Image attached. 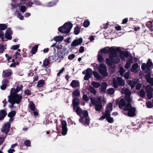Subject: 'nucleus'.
<instances>
[{"label":"nucleus","instance_id":"f257e3e1","mask_svg":"<svg viewBox=\"0 0 153 153\" xmlns=\"http://www.w3.org/2000/svg\"><path fill=\"white\" fill-rule=\"evenodd\" d=\"M122 94H125V99H121L119 102V105L120 108L123 109V114L127 115L130 117H133L135 115V108L132 107L130 102H131V99L130 96L131 92L128 89L124 88L121 89Z\"/></svg>","mask_w":153,"mask_h":153},{"label":"nucleus","instance_id":"f03ea898","mask_svg":"<svg viewBox=\"0 0 153 153\" xmlns=\"http://www.w3.org/2000/svg\"><path fill=\"white\" fill-rule=\"evenodd\" d=\"M73 102L74 111L81 117L79 122L81 123H84V124L86 126L88 125L90 123V120L87 111H82L79 107V100L78 99L74 98Z\"/></svg>","mask_w":153,"mask_h":153},{"label":"nucleus","instance_id":"7ed1b4c3","mask_svg":"<svg viewBox=\"0 0 153 153\" xmlns=\"http://www.w3.org/2000/svg\"><path fill=\"white\" fill-rule=\"evenodd\" d=\"M120 51V49L118 48H114V47L109 48V51L110 52L109 57L113 63L117 64L119 63L121 57L120 53V56H118L116 52H118Z\"/></svg>","mask_w":153,"mask_h":153},{"label":"nucleus","instance_id":"20e7f679","mask_svg":"<svg viewBox=\"0 0 153 153\" xmlns=\"http://www.w3.org/2000/svg\"><path fill=\"white\" fill-rule=\"evenodd\" d=\"M120 53L122 60L125 61L126 58H127L128 60L126 62L124 67L126 69H128L130 66L131 64L133 63V59L131 56H128V53L123 51H121Z\"/></svg>","mask_w":153,"mask_h":153},{"label":"nucleus","instance_id":"39448f33","mask_svg":"<svg viewBox=\"0 0 153 153\" xmlns=\"http://www.w3.org/2000/svg\"><path fill=\"white\" fill-rule=\"evenodd\" d=\"M102 101L105 103L106 102L105 99L101 98L100 97L95 99H91V103L95 106L97 111H99L102 108Z\"/></svg>","mask_w":153,"mask_h":153},{"label":"nucleus","instance_id":"423d86ee","mask_svg":"<svg viewBox=\"0 0 153 153\" xmlns=\"http://www.w3.org/2000/svg\"><path fill=\"white\" fill-rule=\"evenodd\" d=\"M91 65L94 67L95 69H98L99 73L102 75L104 76H108L107 72L106 66L103 64H100V66L95 63H93Z\"/></svg>","mask_w":153,"mask_h":153},{"label":"nucleus","instance_id":"0eeeda50","mask_svg":"<svg viewBox=\"0 0 153 153\" xmlns=\"http://www.w3.org/2000/svg\"><path fill=\"white\" fill-rule=\"evenodd\" d=\"M22 93L18 94L17 93L10 92V95L8 96V98L17 104H19L22 100Z\"/></svg>","mask_w":153,"mask_h":153},{"label":"nucleus","instance_id":"6e6552de","mask_svg":"<svg viewBox=\"0 0 153 153\" xmlns=\"http://www.w3.org/2000/svg\"><path fill=\"white\" fill-rule=\"evenodd\" d=\"M153 68V65L152 62L151 61V59H149L147 61V64L143 63L142 64L141 68L143 71H144L146 69L147 70L146 72L147 71H149Z\"/></svg>","mask_w":153,"mask_h":153},{"label":"nucleus","instance_id":"1a4fd4ad","mask_svg":"<svg viewBox=\"0 0 153 153\" xmlns=\"http://www.w3.org/2000/svg\"><path fill=\"white\" fill-rule=\"evenodd\" d=\"M113 86L115 88H117L118 85H124L125 84L124 81L120 77H117V79L114 78L113 79Z\"/></svg>","mask_w":153,"mask_h":153},{"label":"nucleus","instance_id":"9d476101","mask_svg":"<svg viewBox=\"0 0 153 153\" xmlns=\"http://www.w3.org/2000/svg\"><path fill=\"white\" fill-rule=\"evenodd\" d=\"M63 56L62 55V53H59L56 56V55L50 56L48 58L51 61L53 62V61H56L60 59L63 58Z\"/></svg>","mask_w":153,"mask_h":153},{"label":"nucleus","instance_id":"9b49d317","mask_svg":"<svg viewBox=\"0 0 153 153\" xmlns=\"http://www.w3.org/2000/svg\"><path fill=\"white\" fill-rule=\"evenodd\" d=\"M61 123L62 128L61 133L62 135L65 136L67 134V123L66 121L63 120H61Z\"/></svg>","mask_w":153,"mask_h":153},{"label":"nucleus","instance_id":"f8f14e48","mask_svg":"<svg viewBox=\"0 0 153 153\" xmlns=\"http://www.w3.org/2000/svg\"><path fill=\"white\" fill-rule=\"evenodd\" d=\"M92 73V70L90 68H88L85 71H83L82 73V74H85L84 77V79L86 80H88L91 77Z\"/></svg>","mask_w":153,"mask_h":153},{"label":"nucleus","instance_id":"ddd939ff","mask_svg":"<svg viewBox=\"0 0 153 153\" xmlns=\"http://www.w3.org/2000/svg\"><path fill=\"white\" fill-rule=\"evenodd\" d=\"M11 124L10 122H7L3 126L1 129V131L3 132H5V134H7L10 131V128Z\"/></svg>","mask_w":153,"mask_h":153},{"label":"nucleus","instance_id":"4468645a","mask_svg":"<svg viewBox=\"0 0 153 153\" xmlns=\"http://www.w3.org/2000/svg\"><path fill=\"white\" fill-rule=\"evenodd\" d=\"M82 39L79 38L74 40L71 44L72 47H75L80 45L82 42Z\"/></svg>","mask_w":153,"mask_h":153},{"label":"nucleus","instance_id":"2eb2a0df","mask_svg":"<svg viewBox=\"0 0 153 153\" xmlns=\"http://www.w3.org/2000/svg\"><path fill=\"white\" fill-rule=\"evenodd\" d=\"M12 34V32L11 28H8L6 30V32L5 34V37L7 39L10 40L12 38L11 35Z\"/></svg>","mask_w":153,"mask_h":153},{"label":"nucleus","instance_id":"dca6fc26","mask_svg":"<svg viewBox=\"0 0 153 153\" xmlns=\"http://www.w3.org/2000/svg\"><path fill=\"white\" fill-rule=\"evenodd\" d=\"M58 30L61 33L67 34V22H66L63 26L59 27Z\"/></svg>","mask_w":153,"mask_h":153},{"label":"nucleus","instance_id":"f3484780","mask_svg":"<svg viewBox=\"0 0 153 153\" xmlns=\"http://www.w3.org/2000/svg\"><path fill=\"white\" fill-rule=\"evenodd\" d=\"M23 87V86L21 84L19 86L18 85L16 87V89L14 88H12L11 89L10 92L18 94L20 91H22Z\"/></svg>","mask_w":153,"mask_h":153},{"label":"nucleus","instance_id":"a211bd4d","mask_svg":"<svg viewBox=\"0 0 153 153\" xmlns=\"http://www.w3.org/2000/svg\"><path fill=\"white\" fill-rule=\"evenodd\" d=\"M112 109V104L111 103L108 104L106 108V114L108 116L110 115V112Z\"/></svg>","mask_w":153,"mask_h":153},{"label":"nucleus","instance_id":"6ab92c4d","mask_svg":"<svg viewBox=\"0 0 153 153\" xmlns=\"http://www.w3.org/2000/svg\"><path fill=\"white\" fill-rule=\"evenodd\" d=\"M145 77L147 82L149 83L151 85H153V78H151L149 74H147L145 76Z\"/></svg>","mask_w":153,"mask_h":153},{"label":"nucleus","instance_id":"aec40b11","mask_svg":"<svg viewBox=\"0 0 153 153\" xmlns=\"http://www.w3.org/2000/svg\"><path fill=\"white\" fill-rule=\"evenodd\" d=\"M138 70V64L137 63L134 64L132 66V68L131 69V72L134 73H136Z\"/></svg>","mask_w":153,"mask_h":153},{"label":"nucleus","instance_id":"412c9836","mask_svg":"<svg viewBox=\"0 0 153 153\" xmlns=\"http://www.w3.org/2000/svg\"><path fill=\"white\" fill-rule=\"evenodd\" d=\"M15 4H12V8H16L18 7H20V6L22 4H24V3H22L21 2H20L19 1H16V2H14Z\"/></svg>","mask_w":153,"mask_h":153},{"label":"nucleus","instance_id":"4be33fe9","mask_svg":"<svg viewBox=\"0 0 153 153\" xmlns=\"http://www.w3.org/2000/svg\"><path fill=\"white\" fill-rule=\"evenodd\" d=\"M7 115L6 111L4 110H1L0 111V120L4 119Z\"/></svg>","mask_w":153,"mask_h":153},{"label":"nucleus","instance_id":"5701e85b","mask_svg":"<svg viewBox=\"0 0 153 153\" xmlns=\"http://www.w3.org/2000/svg\"><path fill=\"white\" fill-rule=\"evenodd\" d=\"M79 82L76 80H73L71 82V85L73 88L79 86Z\"/></svg>","mask_w":153,"mask_h":153},{"label":"nucleus","instance_id":"b1692460","mask_svg":"<svg viewBox=\"0 0 153 153\" xmlns=\"http://www.w3.org/2000/svg\"><path fill=\"white\" fill-rule=\"evenodd\" d=\"M73 26V24L70 22H68V35L69 34Z\"/></svg>","mask_w":153,"mask_h":153},{"label":"nucleus","instance_id":"393cba45","mask_svg":"<svg viewBox=\"0 0 153 153\" xmlns=\"http://www.w3.org/2000/svg\"><path fill=\"white\" fill-rule=\"evenodd\" d=\"M38 46L37 45H36L33 46L31 50V53L33 54H35L38 50Z\"/></svg>","mask_w":153,"mask_h":153},{"label":"nucleus","instance_id":"a878e982","mask_svg":"<svg viewBox=\"0 0 153 153\" xmlns=\"http://www.w3.org/2000/svg\"><path fill=\"white\" fill-rule=\"evenodd\" d=\"M58 0H55L53 1L49 2L48 4V6L52 7L56 5L58 2Z\"/></svg>","mask_w":153,"mask_h":153},{"label":"nucleus","instance_id":"bb28decb","mask_svg":"<svg viewBox=\"0 0 153 153\" xmlns=\"http://www.w3.org/2000/svg\"><path fill=\"white\" fill-rule=\"evenodd\" d=\"M64 38L61 36H58L54 37L53 39L56 42H61L63 40Z\"/></svg>","mask_w":153,"mask_h":153},{"label":"nucleus","instance_id":"cd10ccee","mask_svg":"<svg viewBox=\"0 0 153 153\" xmlns=\"http://www.w3.org/2000/svg\"><path fill=\"white\" fill-rule=\"evenodd\" d=\"M45 82L44 80L42 79L38 81L37 86L38 88L42 87L45 84Z\"/></svg>","mask_w":153,"mask_h":153},{"label":"nucleus","instance_id":"c85d7f7f","mask_svg":"<svg viewBox=\"0 0 153 153\" xmlns=\"http://www.w3.org/2000/svg\"><path fill=\"white\" fill-rule=\"evenodd\" d=\"M94 75L95 78H96L97 80H100L102 79V78L100 75L97 71H94L93 73Z\"/></svg>","mask_w":153,"mask_h":153},{"label":"nucleus","instance_id":"c756f323","mask_svg":"<svg viewBox=\"0 0 153 153\" xmlns=\"http://www.w3.org/2000/svg\"><path fill=\"white\" fill-rule=\"evenodd\" d=\"M109 48H108V47H105L104 48H103L100 50V51L102 53H103L105 54L107 53H109L110 54V52L109 51Z\"/></svg>","mask_w":153,"mask_h":153},{"label":"nucleus","instance_id":"7c9ffc66","mask_svg":"<svg viewBox=\"0 0 153 153\" xmlns=\"http://www.w3.org/2000/svg\"><path fill=\"white\" fill-rule=\"evenodd\" d=\"M137 81L136 80H131L129 82V84L130 85L131 88H133L136 84Z\"/></svg>","mask_w":153,"mask_h":153},{"label":"nucleus","instance_id":"2f4dec72","mask_svg":"<svg viewBox=\"0 0 153 153\" xmlns=\"http://www.w3.org/2000/svg\"><path fill=\"white\" fill-rule=\"evenodd\" d=\"M107 86V84L105 82H103L101 85V88L102 91H105Z\"/></svg>","mask_w":153,"mask_h":153},{"label":"nucleus","instance_id":"473e14b6","mask_svg":"<svg viewBox=\"0 0 153 153\" xmlns=\"http://www.w3.org/2000/svg\"><path fill=\"white\" fill-rule=\"evenodd\" d=\"M80 92L78 90H76L73 91L72 95L73 97H78L79 96Z\"/></svg>","mask_w":153,"mask_h":153},{"label":"nucleus","instance_id":"72a5a7b5","mask_svg":"<svg viewBox=\"0 0 153 153\" xmlns=\"http://www.w3.org/2000/svg\"><path fill=\"white\" fill-rule=\"evenodd\" d=\"M30 109L32 111H34L36 109V107L34 104L33 102H30Z\"/></svg>","mask_w":153,"mask_h":153},{"label":"nucleus","instance_id":"f704fd0d","mask_svg":"<svg viewBox=\"0 0 153 153\" xmlns=\"http://www.w3.org/2000/svg\"><path fill=\"white\" fill-rule=\"evenodd\" d=\"M16 114V112L13 111L10 112L8 114L7 116L10 118L13 117Z\"/></svg>","mask_w":153,"mask_h":153},{"label":"nucleus","instance_id":"c9c22d12","mask_svg":"<svg viewBox=\"0 0 153 153\" xmlns=\"http://www.w3.org/2000/svg\"><path fill=\"white\" fill-rule=\"evenodd\" d=\"M50 61H51L49 60V59H47V58L45 59L43 61V65L44 66H47L49 64Z\"/></svg>","mask_w":153,"mask_h":153},{"label":"nucleus","instance_id":"e433bc0d","mask_svg":"<svg viewBox=\"0 0 153 153\" xmlns=\"http://www.w3.org/2000/svg\"><path fill=\"white\" fill-rule=\"evenodd\" d=\"M91 85L95 88H98L100 85V84L98 82L93 81L92 82Z\"/></svg>","mask_w":153,"mask_h":153},{"label":"nucleus","instance_id":"4c0bfd02","mask_svg":"<svg viewBox=\"0 0 153 153\" xmlns=\"http://www.w3.org/2000/svg\"><path fill=\"white\" fill-rule=\"evenodd\" d=\"M7 27V25L5 24H0V30H5Z\"/></svg>","mask_w":153,"mask_h":153},{"label":"nucleus","instance_id":"58836bf2","mask_svg":"<svg viewBox=\"0 0 153 153\" xmlns=\"http://www.w3.org/2000/svg\"><path fill=\"white\" fill-rule=\"evenodd\" d=\"M89 89L90 92L94 94H96V91L93 87L91 86H89Z\"/></svg>","mask_w":153,"mask_h":153},{"label":"nucleus","instance_id":"ea45409f","mask_svg":"<svg viewBox=\"0 0 153 153\" xmlns=\"http://www.w3.org/2000/svg\"><path fill=\"white\" fill-rule=\"evenodd\" d=\"M8 101L11 104L9 106V107L10 108H12L14 107V105L16 103L14 102L11 100L9 99H8Z\"/></svg>","mask_w":153,"mask_h":153},{"label":"nucleus","instance_id":"a19ab883","mask_svg":"<svg viewBox=\"0 0 153 153\" xmlns=\"http://www.w3.org/2000/svg\"><path fill=\"white\" fill-rule=\"evenodd\" d=\"M24 4L25 3L26 7H31L32 6V5L33 4H34V3L30 1H28L27 2L26 1L24 2Z\"/></svg>","mask_w":153,"mask_h":153},{"label":"nucleus","instance_id":"79ce46f5","mask_svg":"<svg viewBox=\"0 0 153 153\" xmlns=\"http://www.w3.org/2000/svg\"><path fill=\"white\" fill-rule=\"evenodd\" d=\"M80 32V28L78 26H76L74 28V33L76 35L78 34Z\"/></svg>","mask_w":153,"mask_h":153},{"label":"nucleus","instance_id":"37998d69","mask_svg":"<svg viewBox=\"0 0 153 153\" xmlns=\"http://www.w3.org/2000/svg\"><path fill=\"white\" fill-rule=\"evenodd\" d=\"M5 49L6 48L3 44H0V53H3Z\"/></svg>","mask_w":153,"mask_h":153},{"label":"nucleus","instance_id":"c03bdc74","mask_svg":"<svg viewBox=\"0 0 153 153\" xmlns=\"http://www.w3.org/2000/svg\"><path fill=\"white\" fill-rule=\"evenodd\" d=\"M139 94L140 97H142L143 98L145 97L146 94L145 91L143 90H141L139 92Z\"/></svg>","mask_w":153,"mask_h":153},{"label":"nucleus","instance_id":"a18cd8bd","mask_svg":"<svg viewBox=\"0 0 153 153\" xmlns=\"http://www.w3.org/2000/svg\"><path fill=\"white\" fill-rule=\"evenodd\" d=\"M114 89L112 88L108 89L107 91V93L109 94H113L114 93Z\"/></svg>","mask_w":153,"mask_h":153},{"label":"nucleus","instance_id":"49530a36","mask_svg":"<svg viewBox=\"0 0 153 153\" xmlns=\"http://www.w3.org/2000/svg\"><path fill=\"white\" fill-rule=\"evenodd\" d=\"M110 115L107 117L106 119L108 123H112L114 122V120L113 118L110 117Z\"/></svg>","mask_w":153,"mask_h":153},{"label":"nucleus","instance_id":"de8ad7c7","mask_svg":"<svg viewBox=\"0 0 153 153\" xmlns=\"http://www.w3.org/2000/svg\"><path fill=\"white\" fill-rule=\"evenodd\" d=\"M106 62L107 64L109 66H111L112 63H113L111 58H107L106 60Z\"/></svg>","mask_w":153,"mask_h":153},{"label":"nucleus","instance_id":"09e8293b","mask_svg":"<svg viewBox=\"0 0 153 153\" xmlns=\"http://www.w3.org/2000/svg\"><path fill=\"white\" fill-rule=\"evenodd\" d=\"M152 89L150 86L149 85H147L146 88V92L152 91Z\"/></svg>","mask_w":153,"mask_h":153},{"label":"nucleus","instance_id":"8fccbe9b","mask_svg":"<svg viewBox=\"0 0 153 153\" xmlns=\"http://www.w3.org/2000/svg\"><path fill=\"white\" fill-rule=\"evenodd\" d=\"M24 144L28 147L30 146L31 142L29 140H26L24 141Z\"/></svg>","mask_w":153,"mask_h":153},{"label":"nucleus","instance_id":"3c124183","mask_svg":"<svg viewBox=\"0 0 153 153\" xmlns=\"http://www.w3.org/2000/svg\"><path fill=\"white\" fill-rule=\"evenodd\" d=\"M11 73L10 72H4L3 74V77H9L11 76Z\"/></svg>","mask_w":153,"mask_h":153},{"label":"nucleus","instance_id":"603ef678","mask_svg":"<svg viewBox=\"0 0 153 153\" xmlns=\"http://www.w3.org/2000/svg\"><path fill=\"white\" fill-rule=\"evenodd\" d=\"M146 106L148 108H151L153 107V105L152 103L150 101H148L146 103Z\"/></svg>","mask_w":153,"mask_h":153},{"label":"nucleus","instance_id":"864d4df0","mask_svg":"<svg viewBox=\"0 0 153 153\" xmlns=\"http://www.w3.org/2000/svg\"><path fill=\"white\" fill-rule=\"evenodd\" d=\"M97 59L99 62H101L104 60V58L100 54H98L97 56Z\"/></svg>","mask_w":153,"mask_h":153},{"label":"nucleus","instance_id":"5fc2aeb1","mask_svg":"<svg viewBox=\"0 0 153 153\" xmlns=\"http://www.w3.org/2000/svg\"><path fill=\"white\" fill-rule=\"evenodd\" d=\"M108 116L106 114V113L105 112L101 117L99 118V120H103L105 118H106L107 117H108Z\"/></svg>","mask_w":153,"mask_h":153},{"label":"nucleus","instance_id":"6e6d98bb","mask_svg":"<svg viewBox=\"0 0 153 153\" xmlns=\"http://www.w3.org/2000/svg\"><path fill=\"white\" fill-rule=\"evenodd\" d=\"M90 25V22L88 20H85L83 23V26L84 27H87Z\"/></svg>","mask_w":153,"mask_h":153},{"label":"nucleus","instance_id":"4d7b16f0","mask_svg":"<svg viewBox=\"0 0 153 153\" xmlns=\"http://www.w3.org/2000/svg\"><path fill=\"white\" fill-rule=\"evenodd\" d=\"M148 98L149 99L152 98L153 97V94L152 91L146 92Z\"/></svg>","mask_w":153,"mask_h":153},{"label":"nucleus","instance_id":"13d9d810","mask_svg":"<svg viewBox=\"0 0 153 153\" xmlns=\"http://www.w3.org/2000/svg\"><path fill=\"white\" fill-rule=\"evenodd\" d=\"M20 47V45L18 44L16 45H13L11 48V49H13L14 50H16L18 49Z\"/></svg>","mask_w":153,"mask_h":153},{"label":"nucleus","instance_id":"bf43d9fd","mask_svg":"<svg viewBox=\"0 0 153 153\" xmlns=\"http://www.w3.org/2000/svg\"><path fill=\"white\" fill-rule=\"evenodd\" d=\"M24 93L26 95L28 96V95H30L31 94V91L30 90H29L28 89H27L25 90V91Z\"/></svg>","mask_w":153,"mask_h":153},{"label":"nucleus","instance_id":"052dcab7","mask_svg":"<svg viewBox=\"0 0 153 153\" xmlns=\"http://www.w3.org/2000/svg\"><path fill=\"white\" fill-rule=\"evenodd\" d=\"M20 10L22 13L25 12L26 10V7L24 6H20Z\"/></svg>","mask_w":153,"mask_h":153},{"label":"nucleus","instance_id":"680f3d73","mask_svg":"<svg viewBox=\"0 0 153 153\" xmlns=\"http://www.w3.org/2000/svg\"><path fill=\"white\" fill-rule=\"evenodd\" d=\"M125 71V70L122 67H121L120 68V70H119V72L120 73V74L121 75H123V74Z\"/></svg>","mask_w":153,"mask_h":153},{"label":"nucleus","instance_id":"e2e57ef3","mask_svg":"<svg viewBox=\"0 0 153 153\" xmlns=\"http://www.w3.org/2000/svg\"><path fill=\"white\" fill-rule=\"evenodd\" d=\"M130 73L128 71L124 75V77L126 79H129L130 77Z\"/></svg>","mask_w":153,"mask_h":153},{"label":"nucleus","instance_id":"0e129e2a","mask_svg":"<svg viewBox=\"0 0 153 153\" xmlns=\"http://www.w3.org/2000/svg\"><path fill=\"white\" fill-rule=\"evenodd\" d=\"M65 68H62L59 71V72L57 74V76H59L61 75V74L64 71Z\"/></svg>","mask_w":153,"mask_h":153},{"label":"nucleus","instance_id":"69168bd1","mask_svg":"<svg viewBox=\"0 0 153 153\" xmlns=\"http://www.w3.org/2000/svg\"><path fill=\"white\" fill-rule=\"evenodd\" d=\"M19 63L18 62H15L11 64L10 65V67H12L15 66L17 65H19Z\"/></svg>","mask_w":153,"mask_h":153},{"label":"nucleus","instance_id":"338daca9","mask_svg":"<svg viewBox=\"0 0 153 153\" xmlns=\"http://www.w3.org/2000/svg\"><path fill=\"white\" fill-rule=\"evenodd\" d=\"M75 57V55L74 54H71L69 55L68 57V58L70 60H72Z\"/></svg>","mask_w":153,"mask_h":153},{"label":"nucleus","instance_id":"774afa93","mask_svg":"<svg viewBox=\"0 0 153 153\" xmlns=\"http://www.w3.org/2000/svg\"><path fill=\"white\" fill-rule=\"evenodd\" d=\"M17 17L20 20H23L24 19V16L20 13H19V14L17 16Z\"/></svg>","mask_w":153,"mask_h":153}]
</instances>
